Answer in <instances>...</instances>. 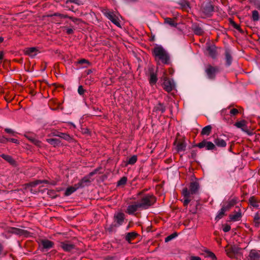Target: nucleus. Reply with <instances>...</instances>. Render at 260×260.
<instances>
[{
	"mask_svg": "<svg viewBox=\"0 0 260 260\" xmlns=\"http://www.w3.org/2000/svg\"><path fill=\"white\" fill-rule=\"evenodd\" d=\"M218 72L219 68L218 67H214L210 64H208L205 67V72L208 79L210 80H214Z\"/></svg>",
	"mask_w": 260,
	"mask_h": 260,
	"instance_id": "20e7f679",
	"label": "nucleus"
},
{
	"mask_svg": "<svg viewBox=\"0 0 260 260\" xmlns=\"http://www.w3.org/2000/svg\"><path fill=\"white\" fill-rule=\"evenodd\" d=\"M7 142H8V138L5 137L4 136L0 138V143L5 144Z\"/></svg>",
	"mask_w": 260,
	"mask_h": 260,
	"instance_id": "6e6d98bb",
	"label": "nucleus"
},
{
	"mask_svg": "<svg viewBox=\"0 0 260 260\" xmlns=\"http://www.w3.org/2000/svg\"><path fill=\"white\" fill-rule=\"evenodd\" d=\"M152 53L156 60H160L164 64L170 63V56L161 46L156 45L153 49Z\"/></svg>",
	"mask_w": 260,
	"mask_h": 260,
	"instance_id": "f257e3e1",
	"label": "nucleus"
},
{
	"mask_svg": "<svg viewBox=\"0 0 260 260\" xmlns=\"http://www.w3.org/2000/svg\"><path fill=\"white\" fill-rule=\"evenodd\" d=\"M24 136L32 143L34 144L37 146L41 147L42 144V142L38 140L36 138V136L33 134L26 133L24 135Z\"/></svg>",
	"mask_w": 260,
	"mask_h": 260,
	"instance_id": "9b49d317",
	"label": "nucleus"
},
{
	"mask_svg": "<svg viewBox=\"0 0 260 260\" xmlns=\"http://www.w3.org/2000/svg\"><path fill=\"white\" fill-rule=\"evenodd\" d=\"M78 189H79V187H78L77 185L76 184L73 186H70L67 188L66 190V191L64 192V195L66 196H69L71 194H72L73 193L75 192Z\"/></svg>",
	"mask_w": 260,
	"mask_h": 260,
	"instance_id": "b1692460",
	"label": "nucleus"
},
{
	"mask_svg": "<svg viewBox=\"0 0 260 260\" xmlns=\"http://www.w3.org/2000/svg\"><path fill=\"white\" fill-rule=\"evenodd\" d=\"M38 49L36 47L27 48L24 50L25 54L34 57L37 54Z\"/></svg>",
	"mask_w": 260,
	"mask_h": 260,
	"instance_id": "412c9836",
	"label": "nucleus"
},
{
	"mask_svg": "<svg viewBox=\"0 0 260 260\" xmlns=\"http://www.w3.org/2000/svg\"><path fill=\"white\" fill-rule=\"evenodd\" d=\"M166 111V107L163 104L159 103L153 109V111L160 112L163 113Z\"/></svg>",
	"mask_w": 260,
	"mask_h": 260,
	"instance_id": "a878e982",
	"label": "nucleus"
},
{
	"mask_svg": "<svg viewBox=\"0 0 260 260\" xmlns=\"http://www.w3.org/2000/svg\"><path fill=\"white\" fill-rule=\"evenodd\" d=\"M8 141H10V142L14 143L15 144H18L19 143V141L16 139H14V138L8 139Z\"/></svg>",
	"mask_w": 260,
	"mask_h": 260,
	"instance_id": "13d9d810",
	"label": "nucleus"
},
{
	"mask_svg": "<svg viewBox=\"0 0 260 260\" xmlns=\"http://www.w3.org/2000/svg\"><path fill=\"white\" fill-rule=\"evenodd\" d=\"M52 16L59 17L60 18H67V17H68V15L61 14L59 13H55L53 14Z\"/></svg>",
	"mask_w": 260,
	"mask_h": 260,
	"instance_id": "49530a36",
	"label": "nucleus"
},
{
	"mask_svg": "<svg viewBox=\"0 0 260 260\" xmlns=\"http://www.w3.org/2000/svg\"><path fill=\"white\" fill-rule=\"evenodd\" d=\"M139 209H140V206H139L138 202H135L134 204L128 206L126 209V212L128 214L132 215L136 212Z\"/></svg>",
	"mask_w": 260,
	"mask_h": 260,
	"instance_id": "ddd939ff",
	"label": "nucleus"
},
{
	"mask_svg": "<svg viewBox=\"0 0 260 260\" xmlns=\"http://www.w3.org/2000/svg\"><path fill=\"white\" fill-rule=\"evenodd\" d=\"M138 236V234L135 232H129L126 234L125 236V240L128 243L135 239Z\"/></svg>",
	"mask_w": 260,
	"mask_h": 260,
	"instance_id": "5701e85b",
	"label": "nucleus"
},
{
	"mask_svg": "<svg viewBox=\"0 0 260 260\" xmlns=\"http://www.w3.org/2000/svg\"><path fill=\"white\" fill-rule=\"evenodd\" d=\"M227 211L222 206L221 208L218 212V214L215 217V219L219 220L223 217L224 215L225 212Z\"/></svg>",
	"mask_w": 260,
	"mask_h": 260,
	"instance_id": "f704fd0d",
	"label": "nucleus"
},
{
	"mask_svg": "<svg viewBox=\"0 0 260 260\" xmlns=\"http://www.w3.org/2000/svg\"><path fill=\"white\" fill-rule=\"evenodd\" d=\"M125 220V214L122 212H117L114 214L113 222L111 228L119 227L123 224Z\"/></svg>",
	"mask_w": 260,
	"mask_h": 260,
	"instance_id": "39448f33",
	"label": "nucleus"
},
{
	"mask_svg": "<svg viewBox=\"0 0 260 260\" xmlns=\"http://www.w3.org/2000/svg\"><path fill=\"white\" fill-rule=\"evenodd\" d=\"M58 133H59L58 132H53V133H52V135L53 136L57 137V135H58Z\"/></svg>",
	"mask_w": 260,
	"mask_h": 260,
	"instance_id": "69168bd1",
	"label": "nucleus"
},
{
	"mask_svg": "<svg viewBox=\"0 0 260 260\" xmlns=\"http://www.w3.org/2000/svg\"><path fill=\"white\" fill-rule=\"evenodd\" d=\"M230 112L231 115H235L238 113V110L237 109H232L230 110Z\"/></svg>",
	"mask_w": 260,
	"mask_h": 260,
	"instance_id": "052dcab7",
	"label": "nucleus"
},
{
	"mask_svg": "<svg viewBox=\"0 0 260 260\" xmlns=\"http://www.w3.org/2000/svg\"><path fill=\"white\" fill-rule=\"evenodd\" d=\"M252 19L254 21H257L259 20V14L256 10H254L252 11Z\"/></svg>",
	"mask_w": 260,
	"mask_h": 260,
	"instance_id": "a19ab883",
	"label": "nucleus"
},
{
	"mask_svg": "<svg viewBox=\"0 0 260 260\" xmlns=\"http://www.w3.org/2000/svg\"><path fill=\"white\" fill-rule=\"evenodd\" d=\"M190 260H201V258L197 256H191L190 257Z\"/></svg>",
	"mask_w": 260,
	"mask_h": 260,
	"instance_id": "680f3d73",
	"label": "nucleus"
},
{
	"mask_svg": "<svg viewBox=\"0 0 260 260\" xmlns=\"http://www.w3.org/2000/svg\"><path fill=\"white\" fill-rule=\"evenodd\" d=\"M67 18H69L70 19H71L74 22H77L78 21H81L80 19L75 18V17H71V16H68V17H67Z\"/></svg>",
	"mask_w": 260,
	"mask_h": 260,
	"instance_id": "5fc2aeb1",
	"label": "nucleus"
},
{
	"mask_svg": "<svg viewBox=\"0 0 260 260\" xmlns=\"http://www.w3.org/2000/svg\"><path fill=\"white\" fill-rule=\"evenodd\" d=\"M157 81L156 74L154 72H151L149 78V83L151 85H154Z\"/></svg>",
	"mask_w": 260,
	"mask_h": 260,
	"instance_id": "cd10ccee",
	"label": "nucleus"
},
{
	"mask_svg": "<svg viewBox=\"0 0 260 260\" xmlns=\"http://www.w3.org/2000/svg\"><path fill=\"white\" fill-rule=\"evenodd\" d=\"M212 126L210 125L205 126L201 131V135L209 136L211 132Z\"/></svg>",
	"mask_w": 260,
	"mask_h": 260,
	"instance_id": "c756f323",
	"label": "nucleus"
},
{
	"mask_svg": "<svg viewBox=\"0 0 260 260\" xmlns=\"http://www.w3.org/2000/svg\"><path fill=\"white\" fill-rule=\"evenodd\" d=\"M64 30H66V32L67 34L68 35H71L74 33V30L73 29L71 28H69L68 27H63Z\"/></svg>",
	"mask_w": 260,
	"mask_h": 260,
	"instance_id": "de8ad7c7",
	"label": "nucleus"
},
{
	"mask_svg": "<svg viewBox=\"0 0 260 260\" xmlns=\"http://www.w3.org/2000/svg\"><path fill=\"white\" fill-rule=\"evenodd\" d=\"M60 246L64 251L68 252H71L76 248V246L69 241L60 242Z\"/></svg>",
	"mask_w": 260,
	"mask_h": 260,
	"instance_id": "6e6552de",
	"label": "nucleus"
},
{
	"mask_svg": "<svg viewBox=\"0 0 260 260\" xmlns=\"http://www.w3.org/2000/svg\"><path fill=\"white\" fill-rule=\"evenodd\" d=\"M260 219V217L258 213H256L254 217V221L255 223V226L256 227H258L260 224L259 220Z\"/></svg>",
	"mask_w": 260,
	"mask_h": 260,
	"instance_id": "a18cd8bd",
	"label": "nucleus"
},
{
	"mask_svg": "<svg viewBox=\"0 0 260 260\" xmlns=\"http://www.w3.org/2000/svg\"><path fill=\"white\" fill-rule=\"evenodd\" d=\"M242 216V212L240 209H239L238 211L234 212L233 214H230L229 218L231 221L235 222L241 220Z\"/></svg>",
	"mask_w": 260,
	"mask_h": 260,
	"instance_id": "f3484780",
	"label": "nucleus"
},
{
	"mask_svg": "<svg viewBox=\"0 0 260 260\" xmlns=\"http://www.w3.org/2000/svg\"><path fill=\"white\" fill-rule=\"evenodd\" d=\"M231 230V226L230 225L225 224L223 228V231L224 232H228Z\"/></svg>",
	"mask_w": 260,
	"mask_h": 260,
	"instance_id": "603ef678",
	"label": "nucleus"
},
{
	"mask_svg": "<svg viewBox=\"0 0 260 260\" xmlns=\"http://www.w3.org/2000/svg\"><path fill=\"white\" fill-rule=\"evenodd\" d=\"M1 156L11 165H13L15 162L14 159L10 155L3 154L1 155Z\"/></svg>",
	"mask_w": 260,
	"mask_h": 260,
	"instance_id": "72a5a7b5",
	"label": "nucleus"
},
{
	"mask_svg": "<svg viewBox=\"0 0 260 260\" xmlns=\"http://www.w3.org/2000/svg\"><path fill=\"white\" fill-rule=\"evenodd\" d=\"M57 137H60L68 141H70L72 139L71 137L69 135L66 133H63L60 132L58 133V135H57Z\"/></svg>",
	"mask_w": 260,
	"mask_h": 260,
	"instance_id": "c9c22d12",
	"label": "nucleus"
},
{
	"mask_svg": "<svg viewBox=\"0 0 260 260\" xmlns=\"http://www.w3.org/2000/svg\"><path fill=\"white\" fill-rule=\"evenodd\" d=\"M163 88L167 92H171L175 87L174 83L173 80H171L165 77L163 82Z\"/></svg>",
	"mask_w": 260,
	"mask_h": 260,
	"instance_id": "9d476101",
	"label": "nucleus"
},
{
	"mask_svg": "<svg viewBox=\"0 0 260 260\" xmlns=\"http://www.w3.org/2000/svg\"><path fill=\"white\" fill-rule=\"evenodd\" d=\"M100 169V168H96V169H95L94 170H93V171L90 172L89 174V177L92 176L94 175H95V174H96L99 172Z\"/></svg>",
	"mask_w": 260,
	"mask_h": 260,
	"instance_id": "864d4df0",
	"label": "nucleus"
},
{
	"mask_svg": "<svg viewBox=\"0 0 260 260\" xmlns=\"http://www.w3.org/2000/svg\"><path fill=\"white\" fill-rule=\"evenodd\" d=\"M238 128L243 129V127L246 126V122L244 120L236 122L234 124Z\"/></svg>",
	"mask_w": 260,
	"mask_h": 260,
	"instance_id": "79ce46f5",
	"label": "nucleus"
},
{
	"mask_svg": "<svg viewBox=\"0 0 260 260\" xmlns=\"http://www.w3.org/2000/svg\"><path fill=\"white\" fill-rule=\"evenodd\" d=\"M41 183L47 184V183H48V181L46 180H36L35 181L30 182L29 183V185L30 186L34 187L36 186L37 185H39Z\"/></svg>",
	"mask_w": 260,
	"mask_h": 260,
	"instance_id": "473e14b6",
	"label": "nucleus"
},
{
	"mask_svg": "<svg viewBox=\"0 0 260 260\" xmlns=\"http://www.w3.org/2000/svg\"><path fill=\"white\" fill-rule=\"evenodd\" d=\"M85 90L82 85H80L78 88V92L80 95H83Z\"/></svg>",
	"mask_w": 260,
	"mask_h": 260,
	"instance_id": "09e8293b",
	"label": "nucleus"
},
{
	"mask_svg": "<svg viewBox=\"0 0 260 260\" xmlns=\"http://www.w3.org/2000/svg\"><path fill=\"white\" fill-rule=\"evenodd\" d=\"M4 41V38L3 37H0V43H2Z\"/></svg>",
	"mask_w": 260,
	"mask_h": 260,
	"instance_id": "774afa93",
	"label": "nucleus"
},
{
	"mask_svg": "<svg viewBox=\"0 0 260 260\" xmlns=\"http://www.w3.org/2000/svg\"><path fill=\"white\" fill-rule=\"evenodd\" d=\"M91 181L89 179V177H84L78 183L76 184L77 185L79 188H83L85 186L89 185V184L90 183Z\"/></svg>",
	"mask_w": 260,
	"mask_h": 260,
	"instance_id": "aec40b11",
	"label": "nucleus"
},
{
	"mask_svg": "<svg viewBox=\"0 0 260 260\" xmlns=\"http://www.w3.org/2000/svg\"><path fill=\"white\" fill-rule=\"evenodd\" d=\"M249 202L251 205H252L254 207H258V202L256 201L255 198L254 197H251L250 198L249 200Z\"/></svg>",
	"mask_w": 260,
	"mask_h": 260,
	"instance_id": "58836bf2",
	"label": "nucleus"
},
{
	"mask_svg": "<svg viewBox=\"0 0 260 260\" xmlns=\"http://www.w3.org/2000/svg\"><path fill=\"white\" fill-rule=\"evenodd\" d=\"M214 143L218 147H225L226 146V142L221 138H217L215 139Z\"/></svg>",
	"mask_w": 260,
	"mask_h": 260,
	"instance_id": "bb28decb",
	"label": "nucleus"
},
{
	"mask_svg": "<svg viewBox=\"0 0 260 260\" xmlns=\"http://www.w3.org/2000/svg\"><path fill=\"white\" fill-rule=\"evenodd\" d=\"M201 10L205 15L210 16L214 11V6L210 2H208L202 6Z\"/></svg>",
	"mask_w": 260,
	"mask_h": 260,
	"instance_id": "0eeeda50",
	"label": "nucleus"
},
{
	"mask_svg": "<svg viewBox=\"0 0 260 260\" xmlns=\"http://www.w3.org/2000/svg\"><path fill=\"white\" fill-rule=\"evenodd\" d=\"M232 25L234 26V27L237 29H239L240 26L237 24L235 23L234 22H232Z\"/></svg>",
	"mask_w": 260,
	"mask_h": 260,
	"instance_id": "e2e57ef3",
	"label": "nucleus"
},
{
	"mask_svg": "<svg viewBox=\"0 0 260 260\" xmlns=\"http://www.w3.org/2000/svg\"><path fill=\"white\" fill-rule=\"evenodd\" d=\"M41 244L43 249L46 250L52 248L54 245L52 241L47 239L42 240L41 241Z\"/></svg>",
	"mask_w": 260,
	"mask_h": 260,
	"instance_id": "a211bd4d",
	"label": "nucleus"
},
{
	"mask_svg": "<svg viewBox=\"0 0 260 260\" xmlns=\"http://www.w3.org/2000/svg\"><path fill=\"white\" fill-rule=\"evenodd\" d=\"M177 236V234L176 233H173L172 234L167 236L165 238V241L166 242H168L170 241H171L172 239H173L175 238H176Z\"/></svg>",
	"mask_w": 260,
	"mask_h": 260,
	"instance_id": "c03bdc74",
	"label": "nucleus"
},
{
	"mask_svg": "<svg viewBox=\"0 0 260 260\" xmlns=\"http://www.w3.org/2000/svg\"><path fill=\"white\" fill-rule=\"evenodd\" d=\"M236 200L233 199L224 203L222 207H223L226 211H228L236 204Z\"/></svg>",
	"mask_w": 260,
	"mask_h": 260,
	"instance_id": "4be33fe9",
	"label": "nucleus"
},
{
	"mask_svg": "<svg viewBox=\"0 0 260 260\" xmlns=\"http://www.w3.org/2000/svg\"><path fill=\"white\" fill-rule=\"evenodd\" d=\"M86 2V0H66V4L73 3L78 6L83 5Z\"/></svg>",
	"mask_w": 260,
	"mask_h": 260,
	"instance_id": "2f4dec72",
	"label": "nucleus"
},
{
	"mask_svg": "<svg viewBox=\"0 0 260 260\" xmlns=\"http://www.w3.org/2000/svg\"><path fill=\"white\" fill-rule=\"evenodd\" d=\"M2 250H3V247H2V244L0 243V254H1Z\"/></svg>",
	"mask_w": 260,
	"mask_h": 260,
	"instance_id": "338daca9",
	"label": "nucleus"
},
{
	"mask_svg": "<svg viewBox=\"0 0 260 260\" xmlns=\"http://www.w3.org/2000/svg\"><path fill=\"white\" fill-rule=\"evenodd\" d=\"M106 16L114 24L117 26H120V23L118 19L113 12L110 11L106 13Z\"/></svg>",
	"mask_w": 260,
	"mask_h": 260,
	"instance_id": "2eb2a0df",
	"label": "nucleus"
},
{
	"mask_svg": "<svg viewBox=\"0 0 260 260\" xmlns=\"http://www.w3.org/2000/svg\"><path fill=\"white\" fill-rule=\"evenodd\" d=\"M137 161V156L133 155L131 157H130L127 161L126 165H133L135 164Z\"/></svg>",
	"mask_w": 260,
	"mask_h": 260,
	"instance_id": "4c0bfd02",
	"label": "nucleus"
},
{
	"mask_svg": "<svg viewBox=\"0 0 260 260\" xmlns=\"http://www.w3.org/2000/svg\"><path fill=\"white\" fill-rule=\"evenodd\" d=\"M77 63L81 64H82L84 63H86L88 65L90 64V62L87 60H86L85 59H82L79 60V61H78Z\"/></svg>",
	"mask_w": 260,
	"mask_h": 260,
	"instance_id": "3c124183",
	"label": "nucleus"
},
{
	"mask_svg": "<svg viewBox=\"0 0 260 260\" xmlns=\"http://www.w3.org/2000/svg\"><path fill=\"white\" fill-rule=\"evenodd\" d=\"M197 146L200 148L205 147L207 150H212L215 148V145L211 142L207 141L205 140L198 143Z\"/></svg>",
	"mask_w": 260,
	"mask_h": 260,
	"instance_id": "1a4fd4ad",
	"label": "nucleus"
},
{
	"mask_svg": "<svg viewBox=\"0 0 260 260\" xmlns=\"http://www.w3.org/2000/svg\"><path fill=\"white\" fill-rule=\"evenodd\" d=\"M248 260H260V251L251 250L248 256Z\"/></svg>",
	"mask_w": 260,
	"mask_h": 260,
	"instance_id": "dca6fc26",
	"label": "nucleus"
},
{
	"mask_svg": "<svg viewBox=\"0 0 260 260\" xmlns=\"http://www.w3.org/2000/svg\"><path fill=\"white\" fill-rule=\"evenodd\" d=\"M226 255L231 258H235L237 260H241L242 254L241 249L236 246H231L225 249Z\"/></svg>",
	"mask_w": 260,
	"mask_h": 260,
	"instance_id": "7ed1b4c3",
	"label": "nucleus"
},
{
	"mask_svg": "<svg viewBox=\"0 0 260 260\" xmlns=\"http://www.w3.org/2000/svg\"><path fill=\"white\" fill-rule=\"evenodd\" d=\"M226 62L228 66H230L232 62V57L229 50H226L225 52Z\"/></svg>",
	"mask_w": 260,
	"mask_h": 260,
	"instance_id": "7c9ffc66",
	"label": "nucleus"
},
{
	"mask_svg": "<svg viewBox=\"0 0 260 260\" xmlns=\"http://www.w3.org/2000/svg\"><path fill=\"white\" fill-rule=\"evenodd\" d=\"M156 201V198L153 195L147 194L144 196L138 203L140 206V209L146 210L153 205Z\"/></svg>",
	"mask_w": 260,
	"mask_h": 260,
	"instance_id": "f03ea898",
	"label": "nucleus"
},
{
	"mask_svg": "<svg viewBox=\"0 0 260 260\" xmlns=\"http://www.w3.org/2000/svg\"><path fill=\"white\" fill-rule=\"evenodd\" d=\"M7 232L18 236H27L28 232L24 230L14 227H9L7 229Z\"/></svg>",
	"mask_w": 260,
	"mask_h": 260,
	"instance_id": "423d86ee",
	"label": "nucleus"
},
{
	"mask_svg": "<svg viewBox=\"0 0 260 260\" xmlns=\"http://www.w3.org/2000/svg\"><path fill=\"white\" fill-rule=\"evenodd\" d=\"M166 22L168 23H169L171 26H175L174 22L172 21V20L171 18H168L166 20Z\"/></svg>",
	"mask_w": 260,
	"mask_h": 260,
	"instance_id": "bf43d9fd",
	"label": "nucleus"
},
{
	"mask_svg": "<svg viewBox=\"0 0 260 260\" xmlns=\"http://www.w3.org/2000/svg\"><path fill=\"white\" fill-rule=\"evenodd\" d=\"M182 193L184 199L183 205L184 206H187L191 200V196H190V192L188 190V189L185 187L183 189Z\"/></svg>",
	"mask_w": 260,
	"mask_h": 260,
	"instance_id": "f8f14e48",
	"label": "nucleus"
},
{
	"mask_svg": "<svg viewBox=\"0 0 260 260\" xmlns=\"http://www.w3.org/2000/svg\"><path fill=\"white\" fill-rule=\"evenodd\" d=\"M5 131L8 134H11L12 135H14L15 133L13 129L9 128H6L5 129Z\"/></svg>",
	"mask_w": 260,
	"mask_h": 260,
	"instance_id": "4d7b16f0",
	"label": "nucleus"
},
{
	"mask_svg": "<svg viewBox=\"0 0 260 260\" xmlns=\"http://www.w3.org/2000/svg\"><path fill=\"white\" fill-rule=\"evenodd\" d=\"M186 147V144L183 141H179L177 145L178 152L184 151Z\"/></svg>",
	"mask_w": 260,
	"mask_h": 260,
	"instance_id": "c85d7f7f",
	"label": "nucleus"
},
{
	"mask_svg": "<svg viewBox=\"0 0 260 260\" xmlns=\"http://www.w3.org/2000/svg\"><path fill=\"white\" fill-rule=\"evenodd\" d=\"M193 31L194 34L197 35H202L204 32L203 29L198 26H196L194 27Z\"/></svg>",
	"mask_w": 260,
	"mask_h": 260,
	"instance_id": "ea45409f",
	"label": "nucleus"
},
{
	"mask_svg": "<svg viewBox=\"0 0 260 260\" xmlns=\"http://www.w3.org/2000/svg\"><path fill=\"white\" fill-rule=\"evenodd\" d=\"M46 141L54 147H56L60 144L61 141L58 139H47Z\"/></svg>",
	"mask_w": 260,
	"mask_h": 260,
	"instance_id": "393cba45",
	"label": "nucleus"
},
{
	"mask_svg": "<svg viewBox=\"0 0 260 260\" xmlns=\"http://www.w3.org/2000/svg\"><path fill=\"white\" fill-rule=\"evenodd\" d=\"M253 4L254 7L260 10V1L259 0H253Z\"/></svg>",
	"mask_w": 260,
	"mask_h": 260,
	"instance_id": "8fccbe9b",
	"label": "nucleus"
},
{
	"mask_svg": "<svg viewBox=\"0 0 260 260\" xmlns=\"http://www.w3.org/2000/svg\"><path fill=\"white\" fill-rule=\"evenodd\" d=\"M127 182V178L126 177H122L118 182L117 186L124 185Z\"/></svg>",
	"mask_w": 260,
	"mask_h": 260,
	"instance_id": "37998d69",
	"label": "nucleus"
},
{
	"mask_svg": "<svg viewBox=\"0 0 260 260\" xmlns=\"http://www.w3.org/2000/svg\"><path fill=\"white\" fill-rule=\"evenodd\" d=\"M4 57V53L2 52H0V62L2 61Z\"/></svg>",
	"mask_w": 260,
	"mask_h": 260,
	"instance_id": "0e129e2a",
	"label": "nucleus"
},
{
	"mask_svg": "<svg viewBox=\"0 0 260 260\" xmlns=\"http://www.w3.org/2000/svg\"><path fill=\"white\" fill-rule=\"evenodd\" d=\"M205 252L206 254V255H205V257H211L212 259V260H216L217 259L216 256L213 252H212L208 250H205Z\"/></svg>",
	"mask_w": 260,
	"mask_h": 260,
	"instance_id": "e433bc0d",
	"label": "nucleus"
},
{
	"mask_svg": "<svg viewBox=\"0 0 260 260\" xmlns=\"http://www.w3.org/2000/svg\"><path fill=\"white\" fill-rule=\"evenodd\" d=\"M199 189V184L197 182H192L190 183L189 189L190 196L195 194L198 193Z\"/></svg>",
	"mask_w": 260,
	"mask_h": 260,
	"instance_id": "4468645a",
	"label": "nucleus"
},
{
	"mask_svg": "<svg viewBox=\"0 0 260 260\" xmlns=\"http://www.w3.org/2000/svg\"><path fill=\"white\" fill-rule=\"evenodd\" d=\"M206 53L212 58H215L217 55L215 46L214 45L208 46L206 48Z\"/></svg>",
	"mask_w": 260,
	"mask_h": 260,
	"instance_id": "6ab92c4d",
	"label": "nucleus"
}]
</instances>
